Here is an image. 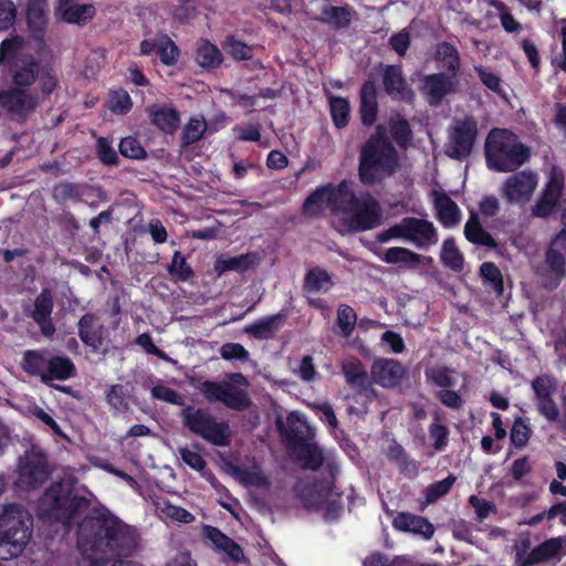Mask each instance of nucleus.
<instances>
[{
	"label": "nucleus",
	"mask_w": 566,
	"mask_h": 566,
	"mask_svg": "<svg viewBox=\"0 0 566 566\" xmlns=\"http://www.w3.org/2000/svg\"><path fill=\"white\" fill-rule=\"evenodd\" d=\"M392 524L395 528L401 532L420 535L424 539H430L434 533L433 525L427 518L411 513H399L394 518Z\"/></svg>",
	"instance_id": "20"
},
{
	"label": "nucleus",
	"mask_w": 566,
	"mask_h": 566,
	"mask_svg": "<svg viewBox=\"0 0 566 566\" xmlns=\"http://www.w3.org/2000/svg\"><path fill=\"white\" fill-rule=\"evenodd\" d=\"M283 430L286 434L300 439L305 437L310 438L314 434L311 426L298 412H291L287 415L286 428H283Z\"/></svg>",
	"instance_id": "40"
},
{
	"label": "nucleus",
	"mask_w": 566,
	"mask_h": 566,
	"mask_svg": "<svg viewBox=\"0 0 566 566\" xmlns=\"http://www.w3.org/2000/svg\"><path fill=\"white\" fill-rule=\"evenodd\" d=\"M151 397L176 406L184 405L182 396L164 384H157L151 388Z\"/></svg>",
	"instance_id": "54"
},
{
	"label": "nucleus",
	"mask_w": 566,
	"mask_h": 566,
	"mask_svg": "<svg viewBox=\"0 0 566 566\" xmlns=\"http://www.w3.org/2000/svg\"><path fill=\"white\" fill-rule=\"evenodd\" d=\"M360 114L364 125H371L376 120L377 101L374 83L366 82L360 92Z\"/></svg>",
	"instance_id": "30"
},
{
	"label": "nucleus",
	"mask_w": 566,
	"mask_h": 566,
	"mask_svg": "<svg viewBox=\"0 0 566 566\" xmlns=\"http://www.w3.org/2000/svg\"><path fill=\"white\" fill-rule=\"evenodd\" d=\"M485 2L497 10L501 24L506 32L517 33L522 31V24L514 19L504 3L496 0H485Z\"/></svg>",
	"instance_id": "44"
},
{
	"label": "nucleus",
	"mask_w": 566,
	"mask_h": 566,
	"mask_svg": "<svg viewBox=\"0 0 566 566\" xmlns=\"http://www.w3.org/2000/svg\"><path fill=\"white\" fill-rule=\"evenodd\" d=\"M441 261L448 268L454 271H461L463 268V256L455 245L453 239H447L441 248Z\"/></svg>",
	"instance_id": "42"
},
{
	"label": "nucleus",
	"mask_w": 566,
	"mask_h": 566,
	"mask_svg": "<svg viewBox=\"0 0 566 566\" xmlns=\"http://www.w3.org/2000/svg\"><path fill=\"white\" fill-rule=\"evenodd\" d=\"M119 151L123 156L133 159H140L145 156L144 148L139 142L133 137H126L120 140Z\"/></svg>",
	"instance_id": "62"
},
{
	"label": "nucleus",
	"mask_w": 566,
	"mask_h": 566,
	"mask_svg": "<svg viewBox=\"0 0 566 566\" xmlns=\"http://www.w3.org/2000/svg\"><path fill=\"white\" fill-rule=\"evenodd\" d=\"M478 136V125L473 117L455 118L449 128V142L446 153L457 159L467 157Z\"/></svg>",
	"instance_id": "9"
},
{
	"label": "nucleus",
	"mask_w": 566,
	"mask_h": 566,
	"mask_svg": "<svg viewBox=\"0 0 566 566\" xmlns=\"http://www.w3.org/2000/svg\"><path fill=\"white\" fill-rule=\"evenodd\" d=\"M486 165L491 170L514 171L530 158V149L506 129H492L485 142Z\"/></svg>",
	"instance_id": "4"
},
{
	"label": "nucleus",
	"mask_w": 566,
	"mask_h": 566,
	"mask_svg": "<svg viewBox=\"0 0 566 566\" xmlns=\"http://www.w3.org/2000/svg\"><path fill=\"white\" fill-rule=\"evenodd\" d=\"M168 272L180 281H187L192 275L191 268L179 251L175 252Z\"/></svg>",
	"instance_id": "53"
},
{
	"label": "nucleus",
	"mask_w": 566,
	"mask_h": 566,
	"mask_svg": "<svg viewBox=\"0 0 566 566\" xmlns=\"http://www.w3.org/2000/svg\"><path fill=\"white\" fill-rule=\"evenodd\" d=\"M339 199L336 218L333 219L339 232L366 231L379 226L382 213L375 198L369 195L357 197L352 184L346 181Z\"/></svg>",
	"instance_id": "2"
},
{
	"label": "nucleus",
	"mask_w": 566,
	"mask_h": 566,
	"mask_svg": "<svg viewBox=\"0 0 566 566\" xmlns=\"http://www.w3.org/2000/svg\"><path fill=\"white\" fill-rule=\"evenodd\" d=\"M538 175L532 170H522L509 176L501 185L500 192L507 203L526 206L538 187Z\"/></svg>",
	"instance_id": "8"
},
{
	"label": "nucleus",
	"mask_w": 566,
	"mask_h": 566,
	"mask_svg": "<svg viewBox=\"0 0 566 566\" xmlns=\"http://www.w3.org/2000/svg\"><path fill=\"white\" fill-rule=\"evenodd\" d=\"M78 335L85 345L98 349L103 343L104 327L97 317L86 314L78 322Z\"/></svg>",
	"instance_id": "22"
},
{
	"label": "nucleus",
	"mask_w": 566,
	"mask_h": 566,
	"mask_svg": "<svg viewBox=\"0 0 566 566\" xmlns=\"http://www.w3.org/2000/svg\"><path fill=\"white\" fill-rule=\"evenodd\" d=\"M438 67L448 71V75L457 77L460 70V55L458 50L449 43H440L436 49Z\"/></svg>",
	"instance_id": "28"
},
{
	"label": "nucleus",
	"mask_w": 566,
	"mask_h": 566,
	"mask_svg": "<svg viewBox=\"0 0 566 566\" xmlns=\"http://www.w3.org/2000/svg\"><path fill=\"white\" fill-rule=\"evenodd\" d=\"M532 389L534 391L535 402L554 396L557 389V382L554 378L542 375L532 381Z\"/></svg>",
	"instance_id": "46"
},
{
	"label": "nucleus",
	"mask_w": 566,
	"mask_h": 566,
	"mask_svg": "<svg viewBox=\"0 0 566 566\" xmlns=\"http://www.w3.org/2000/svg\"><path fill=\"white\" fill-rule=\"evenodd\" d=\"M108 106L114 113L125 114L132 108L133 102L126 91H113L109 93Z\"/></svg>",
	"instance_id": "51"
},
{
	"label": "nucleus",
	"mask_w": 566,
	"mask_h": 566,
	"mask_svg": "<svg viewBox=\"0 0 566 566\" xmlns=\"http://www.w3.org/2000/svg\"><path fill=\"white\" fill-rule=\"evenodd\" d=\"M346 181L338 185H326L318 187L312 192L303 203V212L308 217L322 216L326 210H331L333 219L336 218V208L340 202L339 196L344 192Z\"/></svg>",
	"instance_id": "12"
},
{
	"label": "nucleus",
	"mask_w": 566,
	"mask_h": 566,
	"mask_svg": "<svg viewBox=\"0 0 566 566\" xmlns=\"http://www.w3.org/2000/svg\"><path fill=\"white\" fill-rule=\"evenodd\" d=\"M464 234L468 241L488 248H494L495 241L481 226L475 212H471L464 227Z\"/></svg>",
	"instance_id": "33"
},
{
	"label": "nucleus",
	"mask_w": 566,
	"mask_h": 566,
	"mask_svg": "<svg viewBox=\"0 0 566 566\" xmlns=\"http://www.w3.org/2000/svg\"><path fill=\"white\" fill-rule=\"evenodd\" d=\"M459 81L446 74L426 75L421 80L420 91L431 105H438L448 94L458 92Z\"/></svg>",
	"instance_id": "15"
},
{
	"label": "nucleus",
	"mask_w": 566,
	"mask_h": 566,
	"mask_svg": "<svg viewBox=\"0 0 566 566\" xmlns=\"http://www.w3.org/2000/svg\"><path fill=\"white\" fill-rule=\"evenodd\" d=\"M303 464L310 469H317L324 461L322 450L315 444H306L300 452Z\"/></svg>",
	"instance_id": "55"
},
{
	"label": "nucleus",
	"mask_w": 566,
	"mask_h": 566,
	"mask_svg": "<svg viewBox=\"0 0 566 566\" xmlns=\"http://www.w3.org/2000/svg\"><path fill=\"white\" fill-rule=\"evenodd\" d=\"M380 259L388 264H400L407 268H417L421 262V255L402 247L387 249Z\"/></svg>",
	"instance_id": "34"
},
{
	"label": "nucleus",
	"mask_w": 566,
	"mask_h": 566,
	"mask_svg": "<svg viewBox=\"0 0 566 566\" xmlns=\"http://www.w3.org/2000/svg\"><path fill=\"white\" fill-rule=\"evenodd\" d=\"M48 468L44 457L36 451L27 453L19 462V481L21 484L34 488L45 481Z\"/></svg>",
	"instance_id": "16"
},
{
	"label": "nucleus",
	"mask_w": 566,
	"mask_h": 566,
	"mask_svg": "<svg viewBox=\"0 0 566 566\" xmlns=\"http://www.w3.org/2000/svg\"><path fill=\"white\" fill-rule=\"evenodd\" d=\"M564 186V174L557 167H552L548 175V180L543 190V195L547 196L559 202Z\"/></svg>",
	"instance_id": "45"
},
{
	"label": "nucleus",
	"mask_w": 566,
	"mask_h": 566,
	"mask_svg": "<svg viewBox=\"0 0 566 566\" xmlns=\"http://www.w3.org/2000/svg\"><path fill=\"white\" fill-rule=\"evenodd\" d=\"M0 64L9 65L14 87L29 88L39 76L38 64L29 56L28 45L18 36L1 43Z\"/></svg>",
	"instance_id": "6"
},
{
	"label": "nucleus",
	"mask_w": 566,
	"mask_h": 566,
	"mask_svg": "<svg viewBox=\"0 0 566 566\" xmlns=\"http://www.w3.org/2000/svg\"><path fill=\"white\" fill-rule=\"evenodd\" d=\"M357 322V315L353 307L342 304L337 310V325L343 336L348 337L353 333Z\"/></svg>",
	"instance_id": "47"
},
{
	"label": "nucleus",
	"mask_w": 566,
	"mask_h": 566,
	"mask_svg": "<svg viewBox=\"0 0 566 566\" xmlns=\"http://www.w3.org/2000/svg\"><path fill=\"white\" fill-rule=\"evenodd\" d=\"M179 455L189 468L205 475L206 461L198 451L189 448H180Z\"/></svg>",
	"instance_id": "60"
},
{
	"label": "nucleus",
	"mask_w": 566,
	"mask_h": 566,
	"mask_svg": "<svg viewBox=\"0 0 566 566\" xmlns=\"http://www.w3.org/2000/svg\"><path fill=\"white\" fill-rule=\"evenodd\" d=\"M135 539V530L114 517H92L78 526V548L92 566H102L109 558L126 554Z\"/></svg>",
	"instance_id": "1"
},
{
	"label": "nucleus",
	"mask_w": 566,
	"mask_h": 566,
	"mask_svg": "<svg viewBox=\"0 0 566 566\" xmlns=\"http://www.w3.org/2000/svg\"><path fill=\"white\" fill-rule=\"evenodd\" d=\"M343 371L347 382L355 388H363L367 377L361 363L357 359H348L343 364Z\"/></svg>",
	"instance_id": "41"
},
{
	"label": "nucleus",
	"mask_w": 566,
	"mask_h": 566,
	"mask_svg": "<svg viewBox=\"0 0 566 566\" xmlns=\"http://www.w3.org/2000/svg\"><path fill=\"white\" fill-rule=\"evenodd\" d=\"M182 423L192 433L201 437L209 443L226 447L231 441V431L226 421H218L211 413L187 406L181 411Z\"/></svg>",
	"instance_id": "7"
},
{
	"label": "nucleus",
	"mask_w": 566,
	"mask_h": 566,
	"mask_svg": "<svg viewBox=\"0 0 566 566\" xmlns=\"http://www.w3.org/2000/svg\"><path fill=\"white\" fill-rule=\"evenodd\" d=\"M384 85L389 95L395 98H410L411 91L402 78L401 71L397 66H388L384 73Z\"/></svg>",
	"instance_id": "27"
},
{
	"label": "nucleus",
	"mask_w": 566,
	"mask_h": 566,
	"mask_svg": "<svg viewBox=\"0 0 566 566\" xmlns=\"http://www.w3.org/2000/svg\"><path fill=\"white\" fill-rule=\"evenodd\" d=\"M157 54L166 65H174L179 57V50L171 39L166 35L158 36Z\"/></svg>",
	"instance_id": "43"
},
{
	"label": "nucleus",
	"mask_w": 566,
	"mask_h": 566,
	"mask_svg": "<svg viewBox=\"0 0 566 566\" xmlns=\"http://www.w3.org/2000/svg\"><path fill=\"white\" fill-rule=\"evenodd\" d=\"M220 355L226 360L239 359V360H248L249 353L248 350L238 343H227L221 346Z\"/></svg>",
	"instance_id": "63"
},
{
	"label": "nucleus",
	"mask_w": 566,
	"mask_h": 566,
	"mask_svg": "<svg viewBox=\"0 0 566 566\" xmlns=\"http://www.w3.org/2000/svg\"><path fill=\"white\" fill-rule=\"evenodd\" d=\"M548 270L543 274V284L546 287L556 286L566 270V229L552 241L545 261Z\"/></svg>",
	"instance_id": "14"
},
{
	"label": "nucleus",
	"mask_w": 566,
	"mask_h": 566,
	"mask_svg": "<svg viewBox=\"0 0 566 566\" xmlns=\"http://www.w3.org/2000/svg\"><path fill=\"white\" fill-rule=\"evenodd\" d=\"M331 114L334 124L342 128L348 123L349 104L345 98L331 97L329 98Z\"/></svg>",
	"instance_id": "48"
},
{
	"label": "nucleus",
	"mask_w": 566,
	"mask_h": 566,
	"mask_svg": "<svg viewBox=\"0 0 566 566\" xmlns=\"http://www.w3.org/2000/svg\"><path fill=\"white\" fill-rule=\"evenodd\" d=\"M32 535V517L21 505L10 503L0 510V559L19 556Z\"/></svg>",
	"instance_id": "3"
},
{
	"label": "nucleus",
	"mask_w": 566,
	"mask_h": 566,
	"mask_svg": "<svg viewBox=\"0 0 566 566\" xmlns=\"http://www.w3.org/2000/svg\"><path fill=\"white\" fill-rule=\"evenodd\" d=\"M48 369L45 384L69 379L73 376L75 367L69 358L51 355Z\"/></svg>",
	"instance_id": "37"
},
{
	"label": "nucleus",
	"mask_w": 566,
	"mask_h": 566,
	"mask_svg": "<svg viewBox=\"0 0 566 566\" xmlns=\"http://www.w3.org/2000/svg\"><path fill=\"white\" fill-rule=\"evenodd\" d=\"M205 534L218 549L224 552L231 559L238 562L243 557L240 546L219 530L208 526L205 528Z\"/></svg>",
	"instance_id": "29"
},
{
	"label": "nucleus",
	"mask_w": 566,
	"mask_h": 566,
	"mask_svg": "<svg viewBox=\"0 0 566 566\" xmlns=\"http://www.w3.org/2000/svg\"><path fill=\"white\" fill-rule=\"evenodd\" d=\"M57 14L67 23H85L94 15L92 6L70 4L69 0H60Z\"/></svg>",
	"instance_id": "26"
},
{
	"label": "nucleus",
	"mask_w": 566,
	"mask_h": 566,
	"mask_svg": "<svg viewBox=\"0 0 566 566\" xmlns=\"http://www.w3.org/2000/svg\"><path fill=\"white\" fill-rule=\"evenodd\" d=\"M437 217L446 228L459 224L461 211L457 203L441 189L434 188L431 192Z\"/></svg>",
	"instance_id": "19"
},
{
	"label": "nucleus",
	"mask_w": 566,
	"mask_h": 566,
	"mask_svg": "<svg viewBox=\"0 0 566 566\" xmlns=\"http://www.w3.org/2000/svg\"><path fill=\"white\" fill-rule=\"evenodd\" d=\"M455 478L452 475L431 484L426 491V497L428 502H434L439 497L446 495L451 486L453 485Z\"/></svg>",
	"instance_id": "58"
},
{
	"label": "nucleus",
	"mask_w": 566,
	"mask_h": 566,
	"mask_svg": "<svg viewBox=\"0 0 566 566\" xmlns=\"http://www.w3.org/2000/svg\"><path fill=\"white\" fill-rule=\"evenodd\" d=\"M428 377L439 387H451L457 384V374L448 368H433Z\"/></svg>",
	"instance_id": "59"
},
{
	"label": "nucleus",
	"mask_w": 566,
	"mask_h": 566,
	"mask_svg": "<svg viewBox=\"0 0 566 566\" xmlns=\"http://www.w3.org/2000/svg\"><path fill=\"white\" fill-rule=\"evenodd\" d=\"M52 306L53 303L51 295L46 291L42 292L35 300V308L32 314L33 318L38 323H42V321L44 322L45 318H49L52 312Z\"/></svg>",
	"instance_id": "56"
},
{
	"label": "nucleus",
	"mask_w": 566,
	"mask_h": 566,
	"mask_svg": "<svg viewBox=\"0 0 566 566\" xmlns=\"http://www.w3.org/2000/svg\"><path fill=\"white\" fill-rule=\"evenodd\" d=\"M50 356L49 352L25 350L21 367L27 374L36 376L43 382H46Z\"/></svg>",
	"instance_id": "24"
},
{
	"label": "nucleus",
	"mask_w": 566,
	"mask_h": 566,
	"mask_svg": "<svg viewBox=\"0 0 566 566\" xmlns=\"http://www.w3.org/2000/svg\"><path fill=\"white\" fill-rule=\"evenodd\" d=\"M405 374L406 369L399 361L386 358L375 360L370 369L374 382L384 388L398 386Z\"/></svg>",
	"instance_id": "18"
},
{
	"label": "nucleus",
	"mask_w": 566,
	"mask_h": 566,
	"mask_svg": "<svg viewBox=\"0 0 566 566\" xmlns=\"http://www.w3.org/2000/svg\"><path fill=\"white\" fill-rule=\"evenodd\" d=\"M69 502V490H66L62 484H56L48 490L42 497V505L48 506V509H43V513L61 518L64 515L60 512L67 510Z\"/></svg>",
	"instance_id": "23"
},
{
	"label": "nucleus",
	"mask_w": 566,
	"mask_h": 566,
	"mask_svg": "<svg viewBox=\"0 0 566 566\" xmlns=\"http://www.w3.org/2000/svg\"><path fill=\"white\" fill-rule=\"evenodd\" d=\"M391 234L401 235L402 240L415 244L419 249H428L438 241L433 223L418 218L402 219L391 227Z\"/></svg>",
	"instance_id": "11"
},
{
	"label": "nucleus",
	"mask_w": 566,
	"mask_h": 566,
	"mask_svg": "<svg viewBox=\"0 0 566 566\" xmlns=\"http://www.w3.org/2000/svg\"><path fill=\"white\" fill-rule=\"evenodd\" d=\"M259 263V256L255 253L241 254L237 256L219 258L214 263V270L218 274L227 271L245 272Z\"/></svg>",
	"instance_id": "25"
},
{
	"label": "nucleus",
	"mask_w": 566,
	"mask_h": 566,
	"mask_svg": "<svg viewBox=\"0 0 566 566\" xmlns=\"http://www.w3.org/2000/svg\"><path fill=\"white\" fill-rule=\"evenodd\" d=\"M564 549V543L559 538H552L546 541L541 546H538L533 552V557L535 560H544L556 557Z\"/></svg>",
	"instance_id": "50"
},
{
	"label": "nucleus",
	"mask_w": 566,
	"mask_h": 566,
	"mask_svg": "<svg viewBox=\"0 0 566 566\" xmlns=\"http://www.w3.org/2000/svg\"><path fill=\"white\" fill-rule=\"evenodd\" d=\"M190 385L196 388L203 397L205 399L210 402H221V397L223 392V381H199L195 378H190L189 380Z\"/></svg>",
	"instance_id": "39"
},
{
	"label": "nucleus",
	"mask_w": 566,
	"mask_h": 566,
	"mask_svg": "<svg viewBox=\"0 0 566 566\" xmlns=\"http://www.w3.org/2000/svg\"><path fill=\"white\" fill-rule=\"evenodd\" d=\"M232 476L244 486L254 491H266L270 482L260 467H232Z\"/></svg>",
	"instance_id": "21"
},
{
	"label": "nucleus",
	"mask_w": 566,
	"mask_h": 566,
	"mask_svg": "<svg viewBox=\"0 0 566 566\" xmlns=\"http://www.w3.org/2000/svg\"><path fill=\"white\" fill-rule=\"evenodd\" d=\"M195 60L203 69H213L221 64L222 53L213 43L200 40L197 43Z\"/></svg>",
	"instance_id": "31"
},
{
	"label": "nucleus",
	"mask_w": 566,
	"mask_h": 566,
	"mask_svg": "<svg viewBox=\"0 0 566 566\" xmlns=\"http://www.w3.org/2000/svg\"><path fill=\"white\" fill-rule=\"evenodd\" d=\"M537 411L541 416H543L549 422H557L559 419V410L556 402L553 399V396L548 398H543L535 402Z\"/></svg>",
	"instance_id": "61"
},
{
	"label": "nucleus",
	"mask_w": 566,
	"mask_h": 566,
	"mask_svg": "<svg viewBox=\"0 0 566 566\" xmlns=\"http://www.w3.org/2000/svg\"><path fill=\"white\" fill-rule=\"evenodd\" d=\"M40 99L36 91L31 88L12 87L0 93V106L19 117L34 112Z\"/></svg>",
	"instance_id": "13"
},
{
	"label": "nucleus",
	"mask_w": 566,
	"mask_h": 566,
	"mask_svg": "<svg viewBox=\"0 0 566 566\" xmlns=\"http://www.w3.org/2000/svg\"><path fill=\"white\" fill-rule=\"evenodd\" d=\"M283 319L282 314L272 315L248 325L244 331L255 338L268 339L275 335Z\"/></svg>",
	"instance_id": "32"
},
{
	"label": "nucleus",
	"mask_w": 566,
	"mask_h": 566,
	"mask_svg": "<svg viewBox=\"0 0 566 566\" xmlns=\"http://www.w3.org/2000/svg\"><path fill=\"white\" fill-rule=\"evenodd\" d=\"M156 510L161 520H169L184 524H190L195 521L193 514L181 506H177L169 501L156 503Z\"/></svg>",
	"instance_id": "36"
},
{
	"label": "nucleus",
	"mask_w": 566,
	"mask_h": 566,
	"mask_svg": "<svg viewBox=\"0 0 566 566\" xmlns=\"http://www.w3.org/2000/svg\"><path fill=\"white\" fill-rule=\"evenodd\" d=\"M397 167V153L382 138V128L377 127V136L371 137L360 151V180L364 184H373L392 174Z\"/></svg>",
	"instance_id": "5"
},
{
	"label": "nucleus",
	"mask_w": 566,
	"mask_h": 566,
	"mask_svg": "<svg viewBox=\"0 0 566 566\" xmlns=\"http://www.w3.org/2000/svg\"><path fill=\"white\" fill-rule=\"evenodd\" d=\"M481 276L489 283H491L496 290L501 291L503 283H502V275L500 270L490 262H485L481 265L480 269Z\"/></svg>",
	"instance_id": "64"
},
{
	"label": "nucleus",
	"mask_w": 566,
	"mask_h": 566,
	"mask_svg": "<svg viewBox=\"0 0 566 566\" xmlns=\"http://www.w3.org/2000/svg\"><path fill=\"white\" fill-rule=\"evenodd\" d=\"M248 386L249 381L242 374L229 375L224 380L221 403L237 410L248 408L250 406V398L245 391Z\"/></svg>",
	"instance_id": "17"
},
{
	"label": "nucleus",
	"mask_w": 566,
	"mask_h": 566,
	"mask_svg": "<svg viewBox=\"0 0 566 566\" xmlns=\"http://www.w3.org/2000/svg\"><path fill=\"white\" fill-rule=\"evenodd\" d=\"M300 495L305 506L324 511L326 518H335L342 511L340 495L329 482L304 486Z\"/></svg>",
	"instance_id": "10"
},
{
	"label": "nucleus",
	"mask_w": 566,
	"mask_h": 566,
	"mask_svg": "<svg viewBox=\"0 0 566 566\" xmlns=\"http://www.w3.org/2000/svg\"><path fill=\"white\" fill-rule=\"evenodd\" d=\"M333 285L331 275L319 268L310 270L304 280V290L313 294L326 293Z\"/></svg>",
	"instance_id": "35"
},
{
	"label": "nucleus",
	"mask_w": 566,
	"mask_h": 566,
	"mask_svg": "<svg viewBox=\"0 0 566 566\" xmlns=\"http://www.w3.org/2000/svg\"><path fill=\"white\" fill-rule=\"evenodd\" d=\"M532 429L530 424L518 418L514 421L511 430V441L515 447H525L531 438Z\"/></svg>",
	"instance_id": "52"
},
{
	"label": "nucleus",
	"mask_w": 566,
	"mask_h": 566,
	"mask_svg": "<svg viewBox=\"0 0 566 566\" xmlns=\"http://www.w3.org/2000/svg\"><path fill=\"white\" fill-rule=\"evenodd\" d=\"M207 130V123L203 117L191 118L184 128L182 140L186 145L199 140Z\"/></svg>",
	"instance_id": "49"
},
{
	"label": "nucleus",
	"mask_w": 566,
	"mask_h": 566,
	"mask_svg": "<svg viewBox=\"0 0 566 566\" xmlns=\"http://www.w3.org/2000/svg\"><path fill=\"white\" fill-rule=\"evenodd\" d=\"M223 48L235 60H248L252 56V48L233 38L228 39Z\"/></svg>",
	"instance_id": "57"
},
{
	"label": "nucleus",
	"mask_w": 566,
	"mask_h": 566,
	"mask_svg": "<svg viewBox=\"0 0 566 566\" xmlns=\"http://www.w3.org/2000/svg\"><path fill=\"white\" fill-rule=\"evenodd\" d=\"M150 116L156 126L168 133L174 132L179 125L178 113L172 108L153 107Z\"/></svg>",
	"instance_id": "38"
}]
</instances>
